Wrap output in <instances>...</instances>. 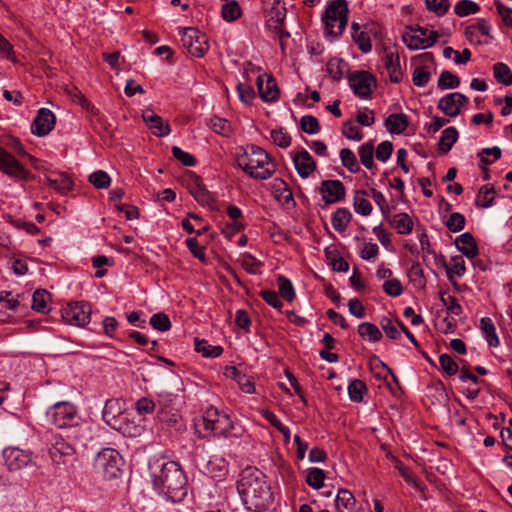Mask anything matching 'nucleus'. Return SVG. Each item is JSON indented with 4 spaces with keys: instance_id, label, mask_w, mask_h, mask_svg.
Masks as SVG:
<instances>
[{
    "instance_id": "nucleus-3",
    "label": "nucleus",
    "mask_w": 512,
    "mask_h": 512,
    "mask_svg": "<svg viewBox=\"0 0 512 512\" xmlns=\"http://www.w3.org/2000/svg\"><path fill=\"white\" fill-rule=\"evenodd\" d=\"M238 166L250 177L266 180L275 172V164L269 154L259 146L247 145L243 153L237 156Z\"/></svg>"
},
{
    "instance_id": "nucleus-47",
    "label": "nucleus",
    "mask_w": 512,
    "mask_h": 512,
    "mask_svg": "<svg viewBox=\"0 0 512 512\" xmlns=\"http://www.w3.org/2000/svg\"><path fill=\"white\" fill-rule=\"evenodd\" d=\"M89 182L96 189H105L109 187L111 183V178L105 171L97 170L89 176Z\"/></svg>"
},
{
    "instance_id": "nucleus-49",
    "label": "nucleus",
    "mask_w": 512,
    "mask_h": 512,
    "mask_svg": "<svg viewBox=\"0 0 512 512\" xmlns=\"http://www.w3.org/2000/svg\"><path fill=\"white\" fill-rule=\"evenodd\" d=\"M277 280L280 295L286 301L291 302L295 298V290L292 282L284 276H279Z\"/></svg>"
},
{
    "instance_id": "nucleus-50",
    "label": "nucleus",
    "mask_w": 512,
    "mask_h": 512,
    "mask_svg": "<svg viewBox=\"0 0 512 512\" xmlns=\"http://www.w3.org/2000/svg\"><path fill=\"white\" fill-rule=\"evenodd\" d=\"M150 325L155 330L165 332L171 328V321L165 313H156L151 316Z\"/></svg>"
},
{
    "instance_id": "nucleus-37",
    "label": "nucleus",
    "mask_w": 512,
    "mask_h": 512,
    "mask_svg": "<svg viewBox=\"0 0 512 512\" xmlns=\"http://www.w3.org/2000/svg\"><path fill=\"white\" fill-rule=\"evenodd\" d=\"M392 225L399 234H409L413 230V220L407 213H398L393 216Z\"/></svg>"
},
{
    "instance_id": "nucleus-39",
    "label": "nucleus",
    "mask_w": 512,
    "mask_h": 512,
    "mask_svg": "<svg viewBox=\"0 0 512 512\" xmlns=\"http://www.w3.org/2000/svg\"><path fill=\"white\" fill-rule=\"evenodd\" d=\"M360 162L366 169H372L374 166V145L372 141L362 144L358 149Z\"/></svg>"
},
{
    "instance_id": "nucleus-45",
    "label": "nucleus",
    "mask_w": 512,
    "mask_h": 512,
    "mask_svg": "<svg viewBox=\"0 0 512 512\" xmlns=\"http://www.w3.org/2000/svg\"><path fill=\"white\" fill-rule=\"evenodd\" d=\"M437 84L441 90L454 89L460 85V79L450 71L444 70L441 72Z\"/></svg>"
},
{
    "instance_id": "nucleus-32",
    "label": "nucleus",
    "mask_w": 512,
    "mask_h": 512,
    "mask_svg": "<svg viewBox=\"0 0 512 512\" xmlns=\"http://www.w3.org/2000/svg\"><path fill=\"white\" fill-rule=\"evenodd\" d=\"M352 219V214L347 208H338L331 218L333 228L337 232H344Z\"/></svg>"
},
{
    "instance_id": "nucleus-59",
    "label": "nucleus",
    "mask_w": 512,
    "mask_h": 512,
    "mask_svg": "<svg viewBox=\"0 0 512 512\" xmlns=\"http://www.w3.org/2000/svg\"><path fill=\"white\" fill-rule=\"evenodd\" d=\"M384 292L392 297L400 296L403 293V287L399 279L393 278L386 280L383 284Z\"/></svg>"
},
{
    "instance_id": "nucleus-18",
    "label": "nucleus",
    "mask_w": 512,
    "mask_h": 512,
    "mask_svg": "<svg viewBox=\"0 0 512 512\" xmlns=\"http://www.w3.org/2000/svg\"><path fill=\"white\" fill-rule=\"evenodd\" d=\"M468 102V98L459 92H454L443 96L438 102L440 109L448 117H456L460 114V109Z\"/></svg>"
},
{
    "instance_id": "nucleus-28",
    "label": "nucleus",
    "mask_w": 512,
    "mask_h": 512,
    "mask_svg": "<svg viewBox=\"0 0 512 512\" xmlns=\"http://www.w3.org/2000/svg\"><path fill=\"white\" fill-rule=\"evenodd\" d=\"M285 18V6L280 5V3H276L271 7V9L268 12L267 25L271 29H280L282 26H284Z\"/></svg>"
},
{
    "instance_id": "nucleus-15",
    "label": "nucleus",
    "mask_w": 512,
    "mask_h": 512,
    "mask_svg": "<svg viewBox=\"0 0 512 512\" xmlns=\"http://www.w3.org/2000/svg\"><path fill=\"white\" fill-rule=\"evenodd\" d=\"M319 193L327 206L344 200L346 188L340 180H324L320 184Z\"/></svg>"
},
{
    "instance_id": "nucleus-58",
    "label": "nucleus",
    "mask_w": 512,
    "mask_h": 512,
    "mask_svg": "<svg viewBox=\"0 0 512 512\" xmlns=\"http://www.w3.org/2000/svg\"><path fill=\"white\" fill-rule=\"evenodd\" d=\"M171 151L174 158L180 161L183 165L192 167L196 164L195 157L192 154L183 151L181 148L173 146Z\"/></svg>"
},
{
    "instance_id": "nucleus-2",
    "label": "nucleus",
    "mask_w": 512,
    "mask_h": 512,
    "mask_svg": "<svg viewBox=\"0 0 512 512\" xmlns=\"http://www.w3.org/2000/svg\"><path fill=\"white\" fill-rule=\"evenodd\" d=\"M238 493L245 504L264 508L269 504L272 493L263 473L255 467L242 470L237 484Z\"/></svg>"
},
{
    "instance_id": "nucleus-13",
    "label": "nucleus",
    "mask_w": 512,
    "mask_h": 512,
    "mask_svg": "<svg viewBox=\"0 0 512 512\" xmlns=\"http://www.w3.org/2000/svg\"><path fill=\"white\" fill-rule=\"evenodd\" d=\"M91 312V306L87 302L69 303L62 310V318L67 324L85 326L90 322Z\"/></svg>"
},
{
    "instance_id": "nucleus-52",
    "label": "nucleus",
    "mask_w": 512,
    "mask_h": 512,
    "mask_svg": "<svg viewBox=\"0 0 512 512\" xmlns=\"http://www.w3.org/2000/svg\"><path fill=\"white\" fill-rule=\"evenodd\" d=\"M300 126L307 134H317L320 131L318 119L312 115H304L300 120Z\"/></svg>"
},
{
    "instance_id": "nucleus-57",
    "label": "nucleus",
    "mask_w": 512,
    "mask_h": 512,
    "mask_svg": "<svg viewBox=\"0 0 512 512\" xmlns=\"http://www.w3.org/2000/svg\"><path fill=\"white\" fill-rule=\"evenodd\" d=\"M431 74L427 71L426 67L419 66L414 69L412 81L415 86L423 87L430 80Z\"/></svg>"
},
{
    "instance_id": "nucleus-17",
    "label": "nucleus",
    "mask_w": 512,
    "mask_h": 512,
    "mask_svg": "<svg viewBox=\"0 0 512 512\" xmlns=\"http://www.w3.org/2000/svg\"><path fill=\"white\" fill-rule=\"evenodd\" d=\"M55 122L54 113L47 108H41L31 124V132L38 137L46 136L54 128Z\"/></svg>"
},
{
    "instance_id": "nucleus-22",
    "label": "nucleus",
    "mask_w": 512,
    "mask_h": 512,
    "mask_svg": "<svg viewBox=\"0 0 512 512\" xmlns=\"http://www.w3.org/2000/svg\"><path fill=\"white\" fill-rule=\"evenodd\" d=\"M293 163L302 178H307L316 169V162L304 149L293 156Z\"/></svg>"
},
{
    "instance_id": "nucleus-61",
    "label": "nucleus",
    "mask_w": 512,
    "mask_h": 512,
    "mask_svg": "<svg viewBox=\"0 0 512 512\" xmlns=\"http://www.w3.org/2000/svg\"><path fill=\"white\" fill-rule=\"evenodd\" d=\"M237 92L239 94L240 101L244 104H251L255 98L254 89L248 84L239 83L237 85Z\"/></svg>"
},
{
    "instance_id": "nucleus-48",
    "label": "nucleus",
    "mask_w": 512,
    "mask_h": 512,
    "mask_svg": "<svg viewBox=\"0 0 512 512\" xmlns=\"http://www.w3.org/2000/svg\"><path fill=\"white\" fill-rule=\"evenodd\" d=\"M494 194V188L488 187L487 185H484L480 188L477 199H476V205L480 206L482 208H488L493 204V197Z\"/></svg>"
},
{
    "instance_id": "nucleus-4",
    "label": "nucleus",
    "mask_w": 512,
    "mask_h": 512,
    "mask_svg": "<svg viewBox=\"0 0 512 512\" xmlns=\"http://www.w3.org/2000/svg\"><path fill=\"white\" fill-rule=\"evenodd\" d=\"M201 422L204 429L213 432L215 436L238 438L242 434V429H236L228 414L214 407H210L204 412Z\"/></svg>"
},
{
    "instance_id": "nucleus-14",
    "label": "nucleus",
    "mask_w": 512,
    "mask_h": 512,
    "mask_svg": "<svg viewBox=\"0 0 512 512\" xmlns=\"http://www.w3.org/2000/svg\"><path fill=\"white\" fill-rule=\"evenodd\" d=\"M348 80L354 94L360 98H369L376 87V79L367 71H356Z\"/></svg>"
},
{
    "instance_id": "nucleus-44",
    "label": "nucleus",
    "mask_w": 512,
    "mask_h": 512,
    "mask_svg": "<svg viewBox=\"0 0 512 512\" xmlns=\"http://www.w3.org/2000/svg\"><path fill=\"white\" fill-rule=\"evenodd\" d=\"M480 10V6L471 0H460L454 6V13L459 17H465L470 14H475Z\"/></svg>"
},
{
    "instance_id": "nucleus-35",
    "label": "nucleus",
    "mask_w": 512,
    "mask_h": 512,
    "mask_svg": "<svg viewBox=\"0 0 512 512\" xmlns=\"http://www.w3.org/2000/svg\"><path fill=\"white\" fill-rule=\"evenodd\" d=\"M480 329L482 330L486 341L491 347H497L499 345V338L497 336L496 328L491 318H481Z\"/></svg>"
},
{
    "instance_id": "nucleus-11",
    "label": "nucleus",
    "mask_w": 512,
    "mask_h": 512,
    "mask_svg": "<svg viewBox=\"0 0 512 512\" xmlns=\"http://www.w3.org/2000/svg\"><path fill=\"white\" fill-rule=\"evenodd\" d=\"M123 459L118 451L111 448H105L98 453L95 459V466L102 470L106 479L118 477Z\"/></svg>"
},
{
    "instance_id": "nucleus-30",
    "label": "nucleus",
    "mask_w": 512,
    "mask_h": 512,
    "mask_svg": "<svg viewBox=\"0 0 512 512\" xmlns=\"http://www.w3.org/2000/svg\"><path fill=\"white\" fill-rule=\"evenodd\" d=\"M45 182L61 194H66L73 187L72 180L64 173H59L56 178L46 176Z\"/></svg>"
},
{
    "instance_id": "nucleus-42",
    "label": "nucleus",
    "mask_w": 512,
    "mask_h": 512,
    "mask_svg": "<svg viewBox=\"0 0 512 512\" xmlns=\"http://www.w3.org/2000/svg\"><path fill=\"white\" fill-rule=\"evenodd\" d=\"M325 477L322 469L313 467L307 471L306 482L313 489L319 490L324 485Z\"/></svg>"
},
{
    "instance_id": "nucleus-60",
    "label": "nucleus",
    "mask_w": 512,
    "mask_h": 512,
    "mask_svg": "<svg viewBox=\"0 0 512 512\" xmlns=\"http://www.w3.org/2000/svg\"><path fill=\"white\" fill-rule=\"evenodd\" d=\"M380 326L388 338L396 340L400 337V332L398 331L397 326L390 318L383 317L380 320Z\"/></svg>"
},
{
    "instance_id": "nucleus-41",
    "label": "nucleus",
    "mask_w": 512,
    "mask_h": 512,
    "mask_svg": "<svg viewBox=\"0 0 512 512\" xmlns=\"http://www.w3.org/2000/svg\"><path fill=\"white\" fill-rule=\"evenodd\" d=\"M493 73L495 79L506 86L512 84V71L508 65L505 63L499 62L496 63L493 67Z\"/></svg>"
},
{
    "instance_id": "nucleus-7",
    "label": "nucleus",
    "mask_w": 512,
    "mask_h": 512,
    "mask_svg": "<svg viewBox=\"0 0 512 512\" xmlns=\"http://www.w3.org/2000/svg\"><path fill=\"white\" fill-rule=\"evenodd\" d=\"M123 411V403L120 400L109 399L104 405L102 417L108 426L126 435L129 433V423Z\"/></svg>"
},
{
    "instance_id": "nucleus-63",
    "label": "nucleus",
    "mask_w": 512,
    "mask_h": 512,
    "mask_svg": "<svg viewBox=\"0 0 512 512\" xmlns=\"http://www.w3.org/2000/svg\"><path fill=\"white\" fill-rule=\"evenodd\" d=\"M347 64L343 60H330L327 64L328 73L333 79L339 80L343 76V69Z\"/></svg>"
},
{
    "instance_id": "nucleus-23",
    "label": "nucleus",
    "mask_w": 512,
    "mask_h": 512,
    "mask_svg": "<svg viewBox=\"0 0 512 512\" xmlns=\"http://www.w3.org/2000/svg\"><path fill=\"white\" fill-rule=\"evenodd\" d=\"M456 248L467 258L473 259L478 255L477 243L469 232H465L458 236L455 240Z\"/></svg>"
},
{
    "instance_id": "nucleus-5",
    "label": "nucleus",
    "mask_w": 512,
    "mask_h": 512,
    "mask_svg": "<svg viewBox=\"0 0 512 512\" xmlns=\"http://www.w3.org/2000/svg\"><path fill=\"white\" fill-rule=\"evenodd\" d=\"M348 4L346 0H332L328 3L322 21L328 34L341 36L348 22Z\"/></svg>"
},
{
    "instance_id": "nucleus-10",
    "label": "nucleus",
    "mask_w": 512,
    "mask_h": 512,
    "mask_svg": "<svg viewBox=\"0 0 512 512\" xmlns=\"http://www.w3.org/2000/svg\"><path fill=\"white\" fill-rule=\"evenodd\" d=\"M0 171L15 181L28 182L33 179L32 172L3 148H0Z\"/></svg>"
},
{
    "instance_id": "nucleus-1",
    "label": "nucleus",
    "mask_w": 512,
    "mask_h": 512,
    "mask_svg": "<svg viewBox=\"0 0 512 512\" xmlns=\"http://www.w3.org/2000/svg\"><path fill=\"white\" fill-rule=\"evenodd\" d=\"M154 487L172 502H180L187 495V479L181 466L175 461L159 465V471L152 473Z\"/></svg>"
},
{
    "instance_id": "nucleus-21",
    "label": "nucleus",
    "mask_w": 512,
    "mask_h": 512,
    "mask_svg": "<svg viewBox=\"0 0 512 512\" xmlns=\"http://www.w3.org/2000/svg\"><path fill=\"white\" fill-rule=\"evenodd\" d=\"M143 121L148 125L153 134L159 137L169 135L171 132L168 122H164L162 117L155 114L153 110L146 109L142 113Z\"/></svg>"
},
{
    "instance_id": "nucleus-16",
    "label": "nucleus",
    "mask_w": 512,
    "mask_h": 512,
    "mask_svg": "<svg viewBox=\"0 0 512 512\" xmlns=\"http://www.w3.org/2000/svg\"><path fill=\"white\" fill-rule=\"evenodd\" d=\"M5 465L10 471H17L32 463V453L16 447L3 450Z\"/></svg>"
},
{
    "instance_id": "nucleus-51",
    "label": "nucleus",
    "mask_w": 512,
    "mask_h": 512,
    "mask_svg": "<svg viewBox=\"0 0 512 512\" xmlns=\"http://www.w3.org/2000/svg\"><path fill=\"white\" fill-rule=\"evenodd\" d=\"M352 39L355 42V44L358 46L361 52L368 53L372 50V44L370 37L368 35L367 28L363 31H360L359 33H356L355 35H352Z\"/></svg>"
},
{
    "instance_id": "nucleus-8",
    "label": "nucleus",
    "mask_w": 512,
    "mask_h": 512,
    "mask_svg": "<svg viewBox=\"0 0 512 512\" xmlns=\"http://www.w3.org/2000/svg\"><path fill=\"white\" fill-rule=\"evenodd\" d=\"M48 453L51 461L56 465H66L75 460L76 450L62 435L52 434L48 439Z\"/></svg>"
},
{
    "instance_id": "nucleus-46",
    "label": "nucleus",
    "mask_w": 512,
    "mask_h": 512,
    "mask_svg": "<svg viewBox=\"0 0 512 512\" xmlns=\"http://www.w3.org/2000/svg\"><path fill=\"white\" fill-rule=\"evenodd\" d=\"M367 387L362 380L355 379L348 386V394L353 402H361Z\"/></svg>"
},
{
    "instance_id": "nucleus-6",
    "label": "nucleus",
    "mask_w": 512,
    "mask_h": 512,
    "mask_svg": "<svg viewBox=\"0 0 512 512\" xmlns=\"http://www.w3.org/2000/svg\"><path fill=\"white\" fill-rule=\"evenodd\" d=\"M402 41L410 50H424L433 46L438 40V32L429 31L419 25L406 28Z\"/></svg>"
},
{
    "instance_id": "nucleus-27",
    "label": "nucleus",
    "mask_w": 512,
    "mask_h": 512,
    "mask_svg": "<svg viewBox=\"0 0 512 512\" xmlns=\"http://www.w3.org/2000/svg\"><path fill=\"white\" fill-rule=\"evenodd\" d=\"M335 503L338 512H354L356 500L348 489L341 488L338 490Z\"/></svg>"
},
{
    "instance_id": "nucleus-56",
    "label": "nucleus",
    "mask_w": 512,
    "mask_h": 512,
    "mask_svg": "<svg viewBox=\"0 0 512 512\" xmlns=\"http://www.w3.org/2000/svg\"><path fill=\"white\" fill-rule=\"evenodd\" d=\"M271 138L273 143L280 148H287L291 144V137L283 128L272 130Z\"/></svg>"
},
{
    "instance_id": "nucleus-9",
    "label": "nucleus",
    "mask_w": 512,
    "mask_h": 512,
    "mask_svg": "<svg viewBox=\"0 0 512 512\" xmlns=\"http://www.w3.org/2000/svg\"><path fill=\"white\" fill-rule=\"evenodd\" d=\"M52 423L58 428L75 427L80 421L76 407L70 402H57L48 412Z\"/></svg>"
},
{
    "instance_id": "nucleus-25",
    "label": "nucleus",
    "mask_w": 512,
    "mask_h": 512,
    "mask_svg": "<svg viewBox=\"0 0 512 512\" xmlns=\"http://www.w3.org/2000/svg\"><path fill=\"white\" fill-rule=\"evenodd\" d=\"M224 375L227 378L235 380L244 393L253 394L255 392L254 383L251 382L250 379L246 375L242 374L236 367L226 366L224 369Z\"/></svg>"
},
{
    "instance_id": "nucleus-40",
    "label": "nucleus",
    "mask_w": 512,
    "mask_h": 512,
    "mask_svg": "<svg viewBox=\"0 0 512 512\" xmlns=\"http://www.w3.org/2000/svg\"><path fill=\"white\" fill-rule=\"evenodd\" d=\"M358 334L363 338L367 337L371 342H377L382 338L379 328L370 322L361 323L358 326Z\"/></svg>"
},
{
    "instance_id": "nucleus-54",
    "label": "nucleus",
    "mask_w": 512,
    "mask_h": 512,
    "mask_svg": "<svg viewBox=\"0 0 512 512\" xmlns=\"http://www.w3.org/2000/svg\"><path fill=\"white\" fill-rule=\"evenodd\" d=\"M447 229L451 232H459L464 229L465 217L459 212H453L445 223Z\"/></svg>"
},
{
    "instance_id": "nucleus-43",
    "label": "nucleus",
    "mask_w": 512,
    "mask_h": 512,
    "mask_svg": "<svg viewBox=\"0 0 512 512\" xmlns=\"http://www.w3.org/2000/svg\"><path fill=\"white\" fill-rule=\"evenodd\" d=\"M241 13V8L235 0L228 1L222 6L221 16L225 21H235L241 16Z\"/></svg>"
},
{
    "instance_id": "nucleus-55",
    "label": "nucleus",
    "mask_w": 512,
    "mask_h": 512,
    "mask_svg": "<svg viewBox=\"0 0 512 512\" xmlns=\"http://www.w3.org/2000/svg\"><path fill=\"white\" fill-rule=\"evenodd\" d=\"M439 364L442 370L448 375L453 376L460 371L458 364L448 354H441L439 357Z\"/></svg>"
},
{
    "instance_id": "nucleus-29",
    "label": "nucleus",
    "mask_w": 512,
    "mask_h": 512,
    "mask_svg": "<svg viewBox=\"0 0 512 512\" xmlns=\"http://www.w3.org/2000/svg\"><path fill=\"white\" fill-rule=\"evenodd\" d=\"M272 191L275 198L283 204H288L289 202L293 201L292 191L290 190L288 184L280 178L273 180Z\"/></svg>"
},
{
    "instance_id": "nucleus-12",
    "label": "nucleus",
    "mask_w": 512,
    "mask_h": 512,
    "mask_svg": "<svg viewBox=\"0 0 512 512\" xmlns=\"http://www.w3.org/2000/svg\"><path fill=\"white\" fill-rule=\"evenodd\" d=\"M181 42L188 53L196 58L203 57L209 49L206 36L196 28H184L181 35Z\"/></svg>"
},
{
    "instance_id": "nucleus-19",
    "label": "nucleus",
    "mask_w": 512,
    "mask_h": 512,
    "mask_svg": "<svg viewBox=\"0 0 512 512\" xmlns=\"http://www.w3.org/2000/svg\"><path fill=\"white\" fill-rule=\"evenodd\" d=\"M259 96L266 102H274L279 97L275 79L268 74L259 75L256 80Z\"/></svg>"
},
{
    "instance_id": "nucleus-24",
    "label": "nucleus",
    "mask_w": 512,
    "mask_h": 512,
    "mask_svg": "<svg viewBox=\"0 0 512 512\" xmlns=\"http://www.w3.org/2000/svg\"><path fill=\"white\" fill-rule=\"evenodd\" d=\"M190 193L199 204L215 209L216 201L202 184L199 177H196L195 183L190 189Z\"/></svg>"
},
{
    "instance_id": "nucleus-36",
    "label": "nucleus",
    "mask_w": 512,
    "mask_h": 512,
    "mask_svg": "<svg viewBox=\"0 0 512 512\" xmlns=\"http://www.w3.org/2000/svg\"><path fill=\"white\" fill-rule=\"evenodd\" d=\"M50 299V293L44 289H37L32 296V309L39 313L49 312L48 302Z\"/></svg>"
},
{
    "instance_id": "nucleus-31",
    "label": "nucleus",
    "mask_w": 512,
    "mask_h": 512,
    "mask_svg": "<svg viewBox=\"0 0 512 512\" xmlns=\"http://www.w3.org/2000/svg\"><path fill=\"white\" fill-rule=\"evenodd\" d=\"M194 349L206 358H216L223 353L222 346H212L206 340L194 338Z\"/></svg>"
},
{
    "instance_id": "nucleus-33",
    "label": "nucleus",
    "mask_w": 512,
    "mask_h": 512,
    "mask_svg": "<svg viewBox=\"0 0 512 512\" xmlns=\"http://www.w3.org/2000/svg\"><path fill=\"white\" fill-rule=\"evenodd\" d=\"M458 139V131L455 127L451 126L446 128L440 137L438 143V150L442 154L448 153Z\"/></svg>"
},
{
    "instance_id": "nucleus-38",
    "label": "nucleus",
    "mask_w": 512,
    "mask_h": 512,
    "mask_svg": "<svg viewBox=\"0 0 512 512\" xmlns=\"http://www.w3.org/2000/svg\"><path fill=\"white\" fill-rule=\"evenodd\" d=\"M342 165L351 173H358L360 165L357 161L356 155L349 148H343L339 153Z\"/></svg>"
},
{
    "instance_id": "nucleus-53",
    "label": "nucleus",
    "mask_w": 512,
    "mask_h": 512,
    "mask_svg": "<svg viewBox=\"0 0 512 512\" xmlns=\"http://www.w3.org/2000/svg\"><path fill=\"white\" fill-rule=\"evenodd\" d=\"M426 8L437 16H443L450 7L448 0H425Z\"/></svg>"
},
{
    "instance_id": "nucleus-62",
    "label": "nucleus",
    "mask_w": 512,
    "mask_h": 512,
    "mask_svg": "<svg viewBox=\"0 0 512 512\" xmlns=\"http://www.w3.org/2000/svg\"><path fill=\"white\" fill-rule=\"evenodd\" d=\"M392 152H393V144L386 140V141H382L376 151H375V155H376V158L377 160L381 161V162H386L392 155Z\"/></svg>"
},
{
    "instance_id": "nucleus-34",
    "label": "nucleus",
    "mask_w": 512,
    "mask_h": 512,
    "mask_svg": "<svg viewBox=\"0 0 512 512\" xmlns=\"http://www.w3.org/2000/svg\"><path fill=\"white\" fill-rule=\"evenodd\" d=\"M368 193L364 190H357L353 197V207L356 213L362 216H368L372 212V205L366 199Z\"/></svg>"
},
{
    "instance_id": "nucleus-26",
    "label": "nucleus",
    "mask_w": 512,
    "mask_h": 512,
    "mask_svg": "<svg viewBox=\"0 0 512 512\" xmlns=\"http://www.w3.org/2000/svg\"><path fill=\"white\" fill-rule=\"evenodd\" d=\"M408 124V117L403 113L390 114L385 120V127L391 134H402Z\"/></svg>"
},
{
    "instance_id": "nucleus-64",
    "label": "nucleus",
    "mask_w": 512,
    "mask_h": 512,
    "mask_svg": "<svg viewBox=\"0 0 512 512\" xmlns=\"http://www.w3.org/2000/svg\"><path fill=\"white\" fill-rule=\"evenodd\" d=\"M495 5L503 23L512 29V8L505 6L501 2H496Z\"/></svg>"
},
{
    "instance_id": "nucleus-20",
    "label": "nucleus",
    "mask_w": 512,
    "mask_h": 512,
    "mask_svg": "<svg viewBox=\"0 0 512 512\" xmlns=\"http://www.w3.org/2000/svg\"><path fill=\"white\" fill-rule=\"evenodd\" d=\"M383 64L389 74L390 81L399 83L402 80V71L398 52L393 49L385 48Z\"/></svg>"
}]
</instances>
